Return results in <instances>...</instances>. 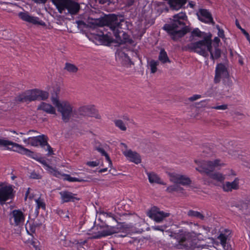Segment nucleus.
Listing matches in <instances>:
<instances>
[{
  "label": "nucleus",
  "mask_w": 250,
  "mask_h": 250,
  "mask_svg": "<svg viewBox=\"0 0 250 250\" xmlns=\"http://www.w3.org/2000/svg\"><path fill=\"white\" fill-rule=\"evenodd\" d=\"M235 114H236V115H237V116H244V115H243V114H241V113H239V112H236V113H235Z\"/></svg>",
  "instance_id": "774afa93"
},
{
  "label": "nucleus",
  "mask_w": 250,
  "mask_h": 250,
  "mask_svg": "<svg viewBox=\"0 0 250 250\" xmlns=\"http://www.w3.org/2000/svg\"><path fill=\"white\" fill-rule=\"evenodd\" d=\"M210 54V58L212 60L217 59L219 58L221 56V50L217 47L215 48L214 52H212L211 48L209 49L208 52Z\"/></svg>",
  "instance_id": "7c9ffc66"
},
{
  "label": "nucleus",
  "mask_w": 250,
  "mask_h": 250,
  "mask_svg": "<svg viewBox=\"0 0 250 250\" xmlns=\"http://www.w3.org/2000/svg\"><path fill=\"white\" fill-rule=\"evenodd\" d=\"M159 64V62L152 60L148 62L149 66L150 68L151 73H154L156 72L157 66Z\"/></svg>",
  "instance_id": "f704fd0d"
},
{
  "label": "nucleus",
  "mask_w": 250,
  "mask_h": 250,
  "mask_svg": "<svg viewBox=\"0 0 250 250\" xmlns=\"http://www.w3.org/2000/svg\"><path fill=\"white\" fill-rule=\"evenodd\" d=\"M106 171H107V168H103V169H100L99 172L102 173V172H105Z\"/></svg>",
  "instance_id": "0e129e2a"
},
{
  "label": "nucleus",
  "mask_w": 250,
  "mask_h": 250,
  "mask_svg": "<svg viewBox=\"0 0 250 250\" xmlns=\"http://www.w3.org/2000/svg\"><path fill=\"white\" fill-rule=\"evenodd\" d=\"M105 157V159L106 160V161L108 162V166L109 167H111L112 166V162H111V159H110V157L109 156V155H108L107 153H106L105 155H104Z\"/></svg>",
  "instance_id": "864d4df0"
},
{
  "label": "nucleus",
  "mask_w": 250,
  "mask_h": 250,
  "mask_svg": "<svg viewBox=\"0 0 250 250\" xmlns=\"http://www.w3.org/2000/svg\"><path fill=\"white\" fill-rule=\"evenodd\" d=\"M147 215L157 223H161L167 217L170 215L168 212L161 210L157 207H153L150 210L147 211Z\"/></svg>",
  "instance_id": "9d476101"
},
{
  "label": "nucleus",
  "mask_w": 250,
  "mask_h": 250,
  "mask_svg": "<svg viewBox=\"0 0 250 250\" xmlns=\"http://www.w3.org/2000/svg\"><path fill=\"white\" fill-rule=\"evenodd\" d=\"M186 19L187 16L184 13L175 15L171 22L166 24L163 29L167 31L173 40L177 41L188 32V28L184 22Z\"/></svg>",
  "instance_id": "f03ea898"
},
{
  "label": "nucleus",
  "mask_w": 250,
  "mask_h": 250,
  "mask_svg": "<svg viewBox=\"0 0 250 250\" xmlns=\"http://www.w3.org/2000/svg\"><path fill=\"white\" fill-rule=\"evenodd\" d=\"M235 206L237 208L240 210L243 211L247 208V205L244 202H240L236 204Z\"/></svg>",
  "instance_id": "58836bf2"
},
{
  "label": "nucleus",
  "mask_w": 250,
  "mask_h": 250,
  "mask_svg": "<svg viewBox=\"0 0 250 250\" xmlns=\"http://www.w3.org/2000/svg\"><path fill=\"white\" fill-rule=\"evenodd\" d=\"M238 187V180L235 179L232 182H226L223 185V188L225 191H229L232 189H237Z\"/></svg>",
  "instance_id": "b1692460"
},
{
  "label": "nucleus",
  "mask_w": 250,
  "mask_h": 250,
  "mask_svg": "<svg viewBox=\"0 0 250 250\" xmlns=\"http://www.w3.org/2000/svg\"><path fill=\"white\" fill-rule=\"evenodd\" d=\"M47 0H39V3H44L46 2ZM61 0H51L52 2L55 5L56 7L59 4L60 1Z\"/></svg>",
  "instance_id": "49530a36"
},
{
  "label": "nucleus",
  "mask_w": 250,
  "mask_h": 250,
  "mask_svg": "<svg viewBox=\"0 0 250 250\" xmlns=\"http://www.w3.org/2000/svg\"><path fill=\"white\" fill-rule=\"evenodd\" d=\"M170 181L176 184H180L183 186L189 185L191 184L190 179L183 175L177 174L175 173H170L168 174Z\"/></svg>",
  "instance_id": "4468645a"
},
{
  "label": "nucleus",
  "mask_w": 250,
  "mask_h": 250,
  "mask_svg": "<svg viewBox=\"0 0 250 250\" xmlns=\"http://www.w3.org/2000/svg\"><path fill=\"white\" fill-rule=\"evenodd\" d=\"M123 121L125 123L126 125H128L129 123L134 124V121L132 119L129 118L127 116H124L122 118Z\"/></svg>",
  "instance_id": "c03bdc74"
},
{
  "label": "nucleus",
  "mask_w": 250,
  "mask_h": 250,
  "mask_svg": "<svg viewBox=\"0 0 250 250\" xmlns=\"http://www.w3.org/2000/svg\"><path fill=\"white\" fill-rule=\"evenodd\" d=\"M220 41V39L218 37H215L214 39V42L217 43H219Z\"/></svg>",
  "instance_id": "052dcab7"
},
{
  "label": "nucleus",
  "mask_w": 250,
  "mask_h": 250,
  "mask_svg": "<svg viewBox=\"0 0 250 250\" xmlns=\"http://www.w3.org/2000/svg\"><path fill=\"white\" fill-rule=\"evenodd\" d=\"M180 188L177 185H172L170 186L167 188V191L169 192L173 191H178Z\"/></svg>",
  "instance_id": "79ce46f5"
},
{
  "label": "nucleus",
  "mask_w": 250,
  "mask_h": 250,
  "mask_svg": "<svg viewBox=\"0 0 250 250\" xmlns=\"http://www.w3.org/2000/svg\"><path fill=\"white\" fill-rule=\"evenodd\" d=\"M187 0H169L168 3L171 9L178 10L187 2Z\"/></svg>",
  "instance_id": "5701e85b"
},
{
  "label": "nucleus",
  "mask_w": 250,
  "mask_h": 250,
  "mask_svg": "<svg viewBox=\"0 0 250 250\" xmlns=\"http://www.w3.org/2000/svg\"><path fill=\"white\" fill-rule=\"evenodd\" d=\"M30 139L31 137H29L27 139H24L23 140V142L26 144L30 145Z\"/></svg>",
  "instance_id": "6e6d98bb"
},
{
  "label": "nucleus",
  "mask_w": 250,
  "mask_h": 250,
  "mask_svg": "<svg viewBox=\"0 0 250 250\" xmlns=\"http://www.w3.org/2000/svg\"><path fill=\"white\" fill-rule=\"evenodd\" d=\"M191 36L193 37L194 36L202 38V40H204L205 38L208 37V36H211V35H207L205 33L201 32L198 28H196L192 31Z\"/></svg>",
  "instance_id": "cd10ccee"
},
{
  "label": "nucleus",
  "mask_w": 250,
  "mask_h": 250,
  "mask_svg": "<svg viewBox=\"0 0 250 250\" xmlns=\"http://www.w3.org/2000/svg\"><path fill=\"white\" fill-rule=\"evenodd\" d=\"M56 213L64 220L69 219V213L67 210H63L61 209L56 210Z\"/></svg>",
  "instance_id": "c9c22d12"
},
{
  "label": "nucleus",
  "mask_w": 250,
  "mask_h": 250,
  "mask_svg": "<svg viewBox=\"0 0 250 250\" xmlns=\"http://www.w3.org/2000/svg\"><path fill=\"white\" fill-rule=\"evenodd\" d=\"M197 16L199 20L202 21L207 23H211L213 24H214L211 15L206 9H200L197 14Z\"/></svg>",
  "instance_id": "aec40b11"
},
{
  "label": "nucleus",
  "mask_w": 250,
  "mask_h": 250,
  "mask_svg": "<svg viewBox=\"0 0 250 250\" xmlns=\"http://www.w3.org/2000/svg\"><path fill=\"white\" fill-rule=\"evenodd\" d=\"M59 194L61 196V201L63 203L69 202H74L80 200V198L77 197V194L67 190L62 191L60 192Z\"/></svg>",
  "instance_id": "6ab92c4d"
},
{
  "label": "nucleus",
  "mask_w": 250,
  "mask_h": 250,
  "mask_svg": "<svg viewBox=\"0 0 250 250\" xmlns=\"http://www.w3.org/2000/svg\"><path fill=\"white\" fill-rule=\"evenodd\" d=\"M0 146L6 147L8 149L18 152L32 158H34L33 152L23 147L22 146L10 141L0 138Z\"/></svg>",
  "instance_id": "0eeeda50"
},
{
  "label": "nucleus",
  "mask_w": 250,
  "mask_h": 250,
  "mask_svg": "<svg viewBox=\"0 0 250 250\" xmlns=\"http://www.w3.org/2000/svg\"><path fill=\"white\" fill-rule=\"evenodd\" d=\"M114 123L115 125V126L119 128L120 130L122 131H126V124L124 122V121L121 119H117L115 120L114 121Z\"/></svg>",
  "instance_id": "c85d7f7f"
},
{
  "label": "nucleus",
  "mask_w": 250,
  "mask_h": 250,
  "mask_svg": "<svg viewBox=\"0 0 250 250\" xmlns=\"http://www.w3.org/2000/svg\"><path fill=\"white\" fill-rule=\"evenodd\" d=\"M176 239L178 243L176 245V248L181 250H194L196 248L194 241L196 240L197 235L193 232H188L180 229L178 232L173 233L171 235Z\"/></svg>",
  "instance_id": "7ed1b4c3"
},
{
  "label": "nucleus",
  "mask_w": 250,
  "mask_h": 250,
  "mask_svg": "<svg viewBox=\"0 0 250 250\" xmlns=\"http://www.w3.org/2000/svg\"><path fill=\"white\" fill-rule=\"evenodd\" d=\"M30 188H28L25 193V200H26L30 192Z\"/></svg>",
  "instance_id": "bf43d9fd"
},
{
  "label": "nucleus",
  "mask_w": 250,
  "mask_h": 250,
  "mask_svg": "<svg viewBox=\"0 0 250 250\" xmlns=\"http://www.w3.org/2000/svg\"><path fill=\"white\" fill-rule=\"evenodd\" d=\"M78 28L80 30H83L87 27L96 28L97 27L104 28L105 34L103 31L104 38L107 43L112 42V38L108 36V33L112 32L116 38V41L120 43H124L128 42V36L124 30L127 27V22L122 17L114 14L110 15L101 19L93 20L92 22L85 23L82 21H76Z\"/></svg>",
  "instance_id": "f257e3e1"
},
{
  "label": "nucleus",
  "mask_w": 250,
  "mask_h": 250,
  "mask_svg": "<svg viewBox=\"0 0 250 250\" xmlns=\"http://www.w3.org/2000/svg\"><path fill=\"white\" fill-rule=\"evenodd\" d=\"M229 153L230 154V155H232V156H233L234 157V158H236L237 157V156H236V152L235 151H232V150H230L229 151Z\"/></svg>",
  "instance_id": "13d9d810"
},
{
  "label": "nucleus",
  "mask_w": 250,
  "mask_h": 250,
  "mask_svg": "<svg viewBox=\"0 0 250 250\" xmlns=\"http://www.w3.org/2000/svg\"><path fill=\"white\" fill-rule=\"evenodd\" d=\"M242 32L244 34V35L246 36L247 39L249 41L250 43V36L249 34V33L244 29H242Z\"/></svg>",
  "instance_id": "603ef678"
},
{
  "label": "nucleus",
  "mask_w": 250,
  "mask_h": 250,
  "mask_svg": "<svg viewBox=\"0 0 250 250\" xmlns=\"http://www.w3.org/2000/svg\"><path fill=\"white\" fill-rule=\"evenodd\" d=\"M235 24H236V26H237V27L239 29H240V30H241V31H242V29H243V28H242L241 27V26H240V24H239V22H238V20H236V21H235Z\"/></svg>",
  "instance_id": "4d7b16f0"
},
{
  "label": "nucleus",
  "mask_w": 250,
  "mask_h": 250,
  "mask_svg": "<svg viewBox=\"0 0 250 250\" xmlns=\"http://www.w3.org/2000/svg\"><path fill=\"white\" fill-rule=\"evenodd\" d=\"M152 229L154 230L164 231V229H166V227L165 226H155L152 227Z\"/></svg>",
  "instance_id": "09e8293b"
},
{
  "label": "nucleus",
  "mask_w": 250,
  "mask_h": 250,
  "mask_svg": "<svg viewBox=\"0 0 250 250\" xmlns=\"http://www.w3.org/2000/svg\"><path fill=\"white\" fill-rule=\"evenodd\" d=\"M218 239L220 240L221 245L224 247V248L225 249L226 241L227 239V236L225 234L221 233L218 236Z\"/></svg>",
  "instance_id": "4c0bfd02"
},
{
  "label": "nucleus",
  "mask_w": 250,
  "mask_h": 250,
  "mask_svg": "<svg viewBox=\"0 0 250 250\" xmlns=\"http://www.w3.org/2000/svg\"><path fill=\"white\" fill-rule=\"evenodd\" d=\"M218 35L219 37L223 38L225 37L224 32L223 30L222 29H219V31H218Z\"/></svg>",
  "instance_id": "5fc2aeb1"
},
{
  "label": "nucleus",
  "mask_w": 250,
  "mask_h": 250,
  "mask_svg": "<svg viewBox=\"0 0 250 250\" xmlns=\"http://www.w3.org/2000/svg\"><path fill=\"white\" fill-rule=\"evenodd\" d=\"M229 75V73L226 66L222 64H218L215 70V76L214 82L218 83L220 81L221 78H226Z\"/></svg>",
  "instance_id": "dca6fc26"
},
{
  "label": "nucleus",
  "mask_w": 250,
  "mask_h": 250,
  "mask_svg": "<svg viewBox=\"0 0 250 250\" xmlns=\"http://www.w3.org/2000/svg\"><path fill=\"white\" fill-rule=\"evenodd\" d=\"M56 8L61 14L67 10L68 14L76 15L80 9V6L73 0H61Z\"/></svg>",
  "instance_id": "6e6552de"
},
{
  "label": "nucleus",
  "mask_w": 250,
  "mask_h": 250,
  "mask_svg": "<svg viewBox=\"0 0 250 250\" xmlns=\"http://www.w3.org/2000/svg\"><path fill=\"white\" fill-rule=\"evenodd\" d=\"M120 146H124L125 147V148L126 149V150H127V146L125 143H120Z\"/></svg>",
  "instance_id": "e2e57ef3"
},
{
  "label": "nucleus",
  "mask_w": 250,
  "mask_h": 250,
  "mask_svg": "<svg viewBox=\"0 0 250 250\" xmlns=\"http://www.w3.org/2000/svg\"><path fill=\"white\" fill-rule=\"evenodd\" d=\"M100 229L97 227L98 231L93 232L91 238L100 239L103 237H105L112 235L114 233H118L120 230L118 228L107 226L105 229H102L101 227H99Z\"/></svg>",
  "instance_id": "f8f14e48"
},
{
  "label": "nucleus",
  "mask_w": 250,
  "mask_h": 250,
  "mask_svg": "<svg viewBox=\"0 0 250 250\" xmlns=\"http://www.w3.org/2000/svg\"><path fill=\"white\" fill-rule=\"evenodd\" d=\"M37 204V210L40 208H42L43 210L45 209V204L42 199L39 198L35 200Z\"/></svg>",
  "instance_id": "e433bc0d"
},
{
  "label": "nucleus",
  "mask_w": 250,
  "mask_h": 250,
  "mask_svg": "<svg viewBox=\"0 0 250 250\" xmlns=\"http://www.w3.org/2000/svg\"><path fill=\"white\" fill-rule=\"evenodd\" d=\"M30 176V178L35 179H39L41 178L40 175L35 171L31 172Z\"/></svg>",
  "instance_id": "a18cd8bd"
},
{
  "label": "nucleus",
  "mask_w": 250,
  "mask_h": 250,
  "mask_svg": "<svg viewBox=\"0 0 250 250\" xmlns=\"http://www.w3.org/2000/svg\"><path fill=\"white\" fill-rule=\"evenodd\" d=\"M19 17L24 21L33 23L44 26L45 23L42 21H40L38 17H33L29 15L27 12H20L18 14Z\"/></svg>",
  "instance_id": "f3484780"
},
{
  "label": "nucleus",
  "mask_w": 250,
  "mask_h": 250,
  "mask_svg": "<svg viewBox=\"0 0 250 250\" xmlns=\"http://www.w3.org/2000/svg\"><path fill=\"white\" fill-rule=\"evenodd\" d=\"M75 117L81 116L94 117L96 119H100L101 116L97 113L96 110L90 106H83L77 110H74Z\"/></svg>",
  "instance_id": "9b49d317"
},
{
  "label": "nucleus",
  "mask_w": 250,
  "mask_h": 250,
  "mask_svg": "<svg viewBox=\"0 0 250 250\" xmlns=\"http://www.w3.org/2000/svg\"><path fill=\"white\" fill-rule=\"evenodd\" d=\"M201 97L200 95H194L188 98L189 100L190 101H194L197 100L198 99H200Z\"/></svg>",
  "instance_id": "3c124183"
},
{
  "label": "nucleus",
  "mask_w": 250,
  "mask_h": 250,
  "mask_svg": "<svg viewBox=\"0 0 250 250\" xmlns=\"http://www.w3.org/2000/svg\"><path fill=\"white\" fill-rule=\"evenodd\" d=\"M210 178L218 182H223L225 180V177L220 172H214L209 174L208 175Z\"/></svg>",
  "instance_id": "bb28decb"
},
{
  "label": "nucleus",
  "mask_w": 250,
  "mask_h": 250,
  "mask_svg": "<svg viewBox=\"0 0 250 250\" xmlns=\"http://www.w3.org/2000/svg\"><path fill=\"white\" fill-rule=\"evenodd\" d=\"M13 189L11 186H0V203L4 204L7 200L11 199L13 196Z\"/></svg>",
  "instance_id": "2eb2a0df"
},
{
  "label": "nucleus",
  "mask_w": 250,
  "mask_h": 250,
  "mask_svg": "<svg viewBox=\"0 0 250 250\" xmlns=\"http://www.w3.org/2000/svg\"><path fill=\"white\" fill-rule=\"evenodd\" d=\"M64 69L70 73H76L78 70L76 66L70 63H65Z\"/></svg>",
  "instance_id": "473e14b6"
},
{
  "label": "nucleus",
  "mask_w": 250,
  "mask_h": 250,
  "mask_svg": "<svg viewBox=\"0 0 250 250\" xmlns=\"http://www.w3.org/2000/svg\"><path fill=\"white\" fill-rule=\"evenodd\" d=\"M96 150H97L99 152H100L103 156H104L107 153L105 151L104 149L100 146H99L98 147H96Z\"/></svg>",
  "instance_id": "de8ad7c7"
},
{
  "label": "nucleus",
  "mask_w": 250,
  "mask_h": 250,
  "mask_svg": "<svg viewBox=\"0 0 250 250\" xmlns=\"http://www.w3.org/2000/svg\"><path fill=\"white\" fill-rule=\"evenodd\" d=\"M123 154L130 161L136 164H139L141 162L140 155L137 152L132 151L130 149L124 151Z\"/></svg>",
  "instance_id": "412c9836"
},
{
  "label": "nucleus",
  "mask_w": 250,
  "mask_h": 250,
  "mask_svg": "<svg viewBox=\"0 0 250 250\" xmlns=\"http://www.w3.org/2000/svg\"><path fill=\"white\" fill-rule=\"evenodd\" d=\"M52 103L57 108L58 112L61 113L62 120L65 123L68 122L71 116L75 117L74 110L72 104L66 101H59L57 97H52Z\"/></svg>",
  "instance_id": "39448f33"
},
{
  "label": "nucleus",
  "mask_w": 250,
  "mask_h": 250,
  "mask_svg": "<svg viewBox=\"0 0 250 250\" xmlns=\"http://www.w3.org/2000/svg\"><path fill=\"white\" fill-rule=\"evenodd\" d=\"M158 59L159 60L163 63L170 62V61L168 58L167 52L164 49L161 50Z\"/></svg>",
  "instance_id": "a878e982"
},
{
  "label": "nucleus",
  "mask_w": 250,
  "mask_h": 250,
  "mask_svg": "<svg viewBox=\"0 0 250 250\" xmlns=\"http://www.w3.org/2000/svg\"><path fill=\"white\" fill-rule=\"evenodd\" d=\"M55 175L57 177H60V176H61L62 174L58 171H55Z\"/></svg>",
  "instance_id": "680f3d73"
},
{
  "label": "nucleus",
  "mask_w": 250,
  "mask_h": 250,
  "mask_svg": "<svg viewBox=\"0 0 250 250\" xmlns=\"http://www.w3.org/2000/svg\"><path fill=\"white\" fill-rule=\"evenodd\" d=\"M42 225V223L39 222L38 220H34L33 222L29 224V229L31 232L34 233L37 228H39Z\"/></svg>",
  "instance_id": "2f4dec72"
},
{
  "label": "nucleus",
  "mask_w": 250,
  "mask_h": 250,
  "mask_svg": "<svg viewBox=\"0 0 250 250\" xmlns=\"http://www.w3.org/2000/svg\"><path fill=\"white\" fill-rule=\"evenodd\" d=\"M62 176H64V180L68 181L71 182H86L87 180H84L81 178H75L71 177L68 174H64L62 175Z\"/></svg>",
  "instance_id": "c756f323"
},
{
  "label": "nucleus",
  "mask_w": 250,
  "mask_h": 250,
  "mask_svg": "<svg viewBox=\"0 0 250 250\" xmlns=\"http://www.w3.org/2000/svg\"><path fill=\"white\" fill-rule=\"evenodd\" d=\"M228 104H224L221 105H216L214 106H212L210 108L214 109L216 110H225L228 109Z\"/></svg>",
  "instance_id": "a19ab883"
},
{
  "label": "nucleus",
  "mask_w": 250,
  "mask_h": 250,
  "mask_svg": "<svg viewBox=\"0 0 250 250\" xmlns=\"http://www.w3.org/2000/svg\"><path fill=\"white\" fill-rule=\"evenodd\" d=\"M103 215L106 218H111L113 220H115L116 222L118 223V220L117 217L111 212H104Z\"/></svg>",
  "instance_id": "ea45409f"
},
{
  "label": "nucleus",
  "mask_w": 250,
  "mask_h": 250,
  "mask_svg": "<svg viewBox=\"0 0 250 250\" xmlns=\"http://www.w3.org/2000/svg\"><path fill=\"white\" fill-rule=\"evenodd\" d=\"M86 165L91 167H95L98 166L99 163L95 161H90L87 162Z\"/></svg>",
  "instance_id": "8fccbe9b"
},
{
  "label": "nucleus",
  "mask_w": 250,
  "mask_h": 250,
  "mask_svg": "<svg viewBox=\"0 0 250 250\" xmlns=\"http://www.w3.org/2000/svg\"><path fill=\"white\" fill-rule=\"evenodd\" d=\"M118 54L119 55H121V56L124 55L125 56H126V54L122 52L118 51Z\"/></svg>",
  "instance_id": "69168bd1"
},
{
  "label": "nucleus",
  "mask_w": 250,
  "mask_h": 250,
  "mask_svg": "<svg viewBox=\"0 0 250 250\" xmlns=\"http://www.w3.org/2000/svg\"><path fill=\"white\" fill-rule=\"evenodd\" d=\"M188 215L189 216L195 217L197 218L201 219V220H203L204 219V215L202 214L200 212L196 211H194L192 210H189L188 212Z\"/></svg>",
  "instance_id": "72a5a7b5"
},
{
  "label": "nucleus",
  "mask_w": 250,
  "mask_h": 250,
  "mask_svg": "<svg viewBox=\"0 0 250 250\" xmlns=\"http://www.w3.org/2000/svg\"><path fill=\"white\" fill-rule=\"evenodd\" d=\"M96 2L100 4H105L109 5L113 2V0H95Z\"/></svg>",
  "instance_id": "37998d69"
},
{
  "label": "nucleus",
  "mask_w": 250,
  "mask_h": 250,
  "mask_svg": "<svg viewBox=\"0 0 250 250\" xmlns=\"http://www.w3.org/2000/svg\"><path fill=\"white\" fill-rule=\"evenodd\" d=\"M48 96V92L35 89L25 91L17 96L16 99L20 102H30L36 100H45Z\"/></svg>",
  "instance_id": "423d86ee"
},
{
  "label": "nucleus",
  "mask_w": 250,
  "mask_h": 250,
  "mask_svg": "<svg viewBox=\"0 0 250 250\" xmlns=\"http://www.w3.org/2000/svg\"><path fill=\"white\" fill-rule=\"evenodd\" d=\"M149 182L151 183H157L162 185H165L166 184L162 181L157 174L154 172H147Z\"/></svg>",
  "instance_id": "393cba45"
},
{
  "label": "nucleus",
  "mask_w": 250,
  "mask_h": 250,
  "mask_svg": "<svg viewBox=\"0 0 250 250\" xmlns=\"http://www.w3.org/2000/svg\"><path fill=\"white\" fill-rule=\"evenodd\" d=\"M30 145L34 146H37L40 145L42 147L46 146V150L48 151V154L50 155L52 153V148L47 143V137L44 135L31 137Z\"/></svg>",
  "instance_id": "ddd939ff"
},
{
  "label": "nucleus",
  "mask_w": 250,
  "mask_h": 250,
  "mask_svg": "<svg viewBox=\"0 0 250 250\" xmlns=\"http://www.w3.org/2000/svg\"><path fill=\"white\" fill-rule=\"evenodd\" d=\"M219 159L211 161H203L200 163L199 167L196 168V169L200 173H205L208 175L211 173L212 172L218 167L223 165Z\"/></svg>",
  "instance_id": "1a4fd4ad"
},
{
  "label": "nucleus",
  "mask_w": 250,
  "mask_h": 250,
  "mask_svg": "<svg viewBox=\"0 0 250 250\" xmlns=\"http://www.w3.org/2000/svg\"><path fill=\"white\" fill-rule=\"evenodd\" d=\"M38 110H41L47 113L51 114H55V108L51 104L44 102H42L38 107Z\"/></svg>",
  "instance_id": "4be33fe9"
},
{
  "label": "nucleus",
  "mask_w": 250,
  "mask_h": 250,
  "mask_svg": "<svg viewBox=\"0 0 250 250\" xmlns=\"http://www.w3.org/2000/svg\"><path fill=\"white\" fill-rule=\"evenodd\" d=\"M211 36L204 38V40L192 42L182 47L183 51H190L197 53L204 57L208 56V51L211 48Z\"/></svg>",
  "instance_id": "20e7f679"
},
{
  "label": "nucleus",
  "mask_w": 250,
  "mask_h": 250,
  "mask_svg": "<svg viewBox=\"0 0 250 250\" xmlns=\"http://www.w3.org/2000/svg\"><path fill=\"white\" fill-rule=\"evenodd\" d=\"M11 223L15 226L22 224L24 221V216L22 212L20 210H14L11 213Z\"/></svg>",
  "instance_id": "a211bd4d"
},
{
  "label": "nucleus",
  "mask_w": 250,
  "mask_h": 250,
  "mask_svg": "<svg viewBox=\"0 0 250 250\" xmlns=\"http://www.w3.org/2000/svg\"><path fill=\"white\" fill-rule=\"evenodd\" d=\"M31 132H37V131L36 130H29L27 132V134H29Z\"/></svg>",
  "instance_id": "338daca9"
}]
</instances>
